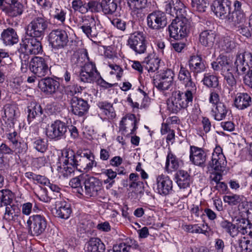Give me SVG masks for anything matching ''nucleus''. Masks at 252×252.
<instances>
[{"mask_svg":"<svg viewBox=\"0 0 252 252\" xmlns=\"http://www.w3.org/2000/svg\"><path fill=\"white\" fill-rule=\"evenodd\" d=\"M63 162V167L58 166V171L64 177H71L75 169L80 172L85 169L86 163V154L84 157L79 155H75L73 151H65L62 153V157L60 158Z\"/></svg>","mask_w":252,"mask_h":252,"instance_id":"f257e3e1","label":"nucleus"},{"mask_svg":"<svg viewBox=\"0 0 252 252\" xmlns=\"http://www.w3.org/2000/svg\"><path fill=\"white\" fill-rule=\"evenodd\" d=\"M191 28L190 21L187 17L173 20L168 29L170 36L176 40L186 36Z\"/></svg>","mask_w":252,"mask_h":252,"instance_id":"f03ea898","label":"nucleus"},{"mask_svg":"<svg viewBox=\"0 0 252 252\" xmlns=\"http://www.w3.org/2000/svg\"><path fill=\"white\" fill-rule=\"evenodd\" d=\"M48 26L47 19L42 14H40L34 17L28 25L26 34L27 36H36L42 38L45 34Z\"/></svg>","mask_w":252,"mask_h":252,"instance_id":"7ed1b4c3","label":"nucleus"},{"mask_svg":"<svg viewBox=\"0 0 252 252\" xmlns=\"http://www.w3.org/2000/svg\"><path fill=\"white\" fill-rule=\"evenodd\" d=\"M79 29L88 38L93 40L99 35L101 26L94 16H87L82 18Z\"/></svg>","mask_w":252,"mask_h":252,"instance_id":"20e7f679","label":"nucleus"},{"mask_svg":"<svg viewBox=\"0 0 252 252\" xmlns=\"http://www.w3.org/2000/svg\"><path fill=\"white\" fill-rule=\"evenodd\" d=\"M83 194L89 197L98 195L102 191V184L97 178L86 175L83 179Z\"/></svg>","mask_w":252,"mask_h":252,"instance_id":"39448f33","label":"nucleus"},{"mask_svg":"<svg viewBox=\"0 0 252 252\" xmlns=\"http://www.w3.org/2000/svg\"><path fill=\"white\" fill-rule=\"evenodd\" d=\"M170 100L171 102L167 103L168 108L173 113H177L182 109L187 108L192 102V100L188 101L185 94L180 91L173 92Z\"/></svg>","mask_w":252,"mask_h":252,"instance_id":"423d86ee","label":"nucleus"},{"mask_svg":"<svg viewBox=\"0 0 252 252\" xmlns=\"http://www.w3.org/2000/svg\"><path fill=\"white\" fill-rule=\"evenodd\" d=\"M148 27L151 30H159L167 25V18L164 12L155 10L149 14L147 17Z\"/></svg>","mask_w":252,"mask_h":252,"instance_id":"0eeeda50","label":"nucleus"},{"mask_svg":"<svg viewBox=\"0 0 252 252\" xmlns=\"http://www.w3.org/2000/svg\"><path fill=\"white\" fill-rule=\"evenodd\" d=\"M128 45L136 54L145 53L147 48V41L142 32H136L131 34L127 40Z\"/></svg>","mask_w":252,"mask_h":252,"instance_id":"6e6552de","label":"nucleus"},{"mask_svg":"<svg viewBox=\"0 0 252 252\" xmlns=\"http://www.w3.org/2000/svg\"><path fill=\"white\" fill-rule=\"evenodd\" d=\"M27 223L30 226L31 234L38 236L42 234L47 227V221L43 216L33 215L29 218Z\"/></svg>","mask_w":252,"mask_h":252,"instance_id":"1a4fd4ad","label":"nucleus"},{"mask_svg":"<svg viewBox=\"0 0 252 252\" xmlns=\"http://www.w3.org/2000/svg\"><path fill=\"white\" fill-rule=\"evenodd\" d=\"M38 38L36 36H26L20 43L21 47L24 49L25 52L31 54L37 55L41 53L42 46Z\"/></svg>","mask_w":252,"mask_h":252,"instance_id":"9d476101","label":"nucleus"},{"mask_svg":"<svg viewBox=\"0 0 252 252\" xmlns=\"http://www.w3.org/2000/svg\"><path fill=\"white\" fill-rule=\"evenodd\" d=\"M49 41L53 48H63L68 42V35L64 30H53L49 34Z\"/></svg>","mask_w":252,"mask_h":252,"instance_id":"9b49d317","label":"nucleus"},{"mask_svg":"<svg viewBox=\"0 0 252 252\" xmlns=\"http://www.w3.org/2000/svg\"><path fill=\"white\" fill-rule=\"evenodd\" d=\"M67 130V126L65 123L56 120L47 129L46 134L50 139L59 140L65 137Z\"/></svg>","mask_w":252,"mask_h":252,"instance_id":"f8f14e48","label":"nucleus"},{"mask_svg":"<svg viewBox=\"0 0 252 252\" xmlns=\"http://www.w3.org/2000/svg\"><path fill=\"white\" fill-rule=\"evenodd\" d=\"M100 77L96 70L95 64L93 62L87 63L82 67L80 74L81 81L87 83L94 82Z\"/></svg>","mask_w":252,"mask_h":252,"instance_id":"ddd939ff","label":"nucleus"},{"mask_svg":"<svg viewBox=\"0 0 252 252\" xmlns=\"http://www.w3.org/2000/svg\"><path fill=\"white\" fill-rule=\"evenodd\" d=\"M29 69L32 73L38 77L45 76L47 74L49 70L45 59L39 57H34L30 60Z\"/></svg>","mask_w":252,"mask_h":252,"instance_id":"4468645a","label":"nucleus"},{"mask_svg":"<svg viewBox=\"0 0 252 252\" xmlns=\"http://www.w3.org/2000/svg\"><path fill=\"white\" fill-rule=\"evenodd\" d=\"M231 2L229 0H215L211 8L220 19L225 20L231 10Z\"/></svg>","mask_w":252,"mask_h":252,"instance_id":"2eb2a0df","label":"nucleus"},{"mask_svg":"<svg viewBox=\"0 0 252 252\" xmlns=\"http://www.w3.org/2000/svg\"><path fill=\"white\" fill-rule=\"evenodd\" d=\"M174 75V72L171 69H166L160 75L159 79L154 80V86L159 90L165 91L170 89L173 84Z\"/></svg>","mask_w":252,"mask_h":252,"instance_id":"dca6fc26","label":"nucleus"},{"mask_svg":"<svg viewBox=\"0 0 252 252\" xmlns=\"http://www.w3.org/2000/svg\"><path fill=\"white\" fill-rule=\"evenodd\" d=\"M165 11L175 19L186 17V7L180 0H171L165 5Z\"/></svg>","mask_w":252,"mask_h":252,"instance_id":"f3484780","label":"nucleus"},{"mask_svg":"<svg viewBox=\"0 0 252 252\" xmlns=\"http://www.w3.org/2000/svg\"><path fill=\"white\" fill-rule=\"evenodd\" d=\"M70 105L72 113L79 117L86 114L90 108L87 100L78 96H73L71 98Z\"/></svg>","mask_w":252,"mask_h":252,"instance_id":"a211bd4d","label":"nucleus"},{"mask_svg":"<svg viewBox=\"0 0 252 252\" xmlns=\"http://www.w3.org/2000/svg\"><path fill=\"white\" fill-rule=\"evenodd\" d=\"M7 138L11 142L14 153L25 154L28 150V145L22 139L16 131L7 134Z\"/></svg>","mask_w":252,"mask_h":252,"instance_id":"6ab92c4d","label":"nucleus"},{"mask_svg":"<svg viewBox=\"0 0 252 252\" xmlns=\"http://www.w3.org/2000/svg\"><path fill=\"white\" fill-rule=\"evenodd\" d=\"M38 86L46 94H53L60 88V83L51 77H46L39 81Z\"/></svg>","mask_w":252,"mask_h":252,"instance_id":"aec40b11","label":"nucleus"},{"mask_svg":"<svg viewBox=\"0 0 252 252\" xmlns=\"http://www.w3.org/2000/svg\"><path fill=\"white\" fill-rule=\"evenodd\" d=\"M158 192L160 195H166L172 191L173 182L168 176L163 174L157 177Z\"/></svg>","mask_w":252,"mask_h":252,"instance_id":"412c9836","label":"nucleus"},{"mask_svg":"<svg viewBox=\"0 0 252 252\" xmlns=\"http://www.w3.org/2000/svg\"><path fill=\"white\" fill-rule=\"evenodd\" d=\"M206 153L201 148L190 146V160L195 165L204 167L206 166Z\"/></svg>","mask_w":252,"mask_h":252,"instance_id":"4be33fe9","label":"nucleus"},{"mask_svg":"<svg viewBox=\"0 0 252 252\" xmlns=\"http://www.w3.org/2000/svg\"><path fill=\"white\" fill-rule=\"evenodd\" d=\"M226 161L222 153H213L212 160L209 161L208 168H211L217 172L223 171L224 169Z\"/></svg>","mask_w":252,"mask_h":252,"instance_id":"5701e85b","label":"nucleus"},{"mask_svg":"<svg viewBox=\"0 0 252 252\" xmlns=\"http://www.w3.org/2000/svg\"><path fill=\"white\" fill-rule=\"evenodd\" d=\"M137 121L135 115L132 114H127L123 117L120 122V130L126 131L127 129L132 128L130 133L133 134L137 128Z\"/></svg>","mask_w":252,"mask_h":252,"instance_id":"b1692460","label":"nucleus"},{"mask_svg":"<svg viewBox=\"0 0 252 252\" xmlns=\"http://www.w3.org/2000/svg\"><path fill=\"white\" fill-rule=\"evenodd\" d=\"M87 252H104L105 246L98 237H91L85 246Z\"/></svg>","mask_w":252,"mask_h":252,"instance_id":"393cba45","label":"nucleus"},{"mask_svg":"<svg viewBox=\"0 0 252 252\" xmlns=\"http://www.w3.org/2000/svg\"><path fill=\"white\" fill-rule=\"evenodd\" d=\"M4 218L8 221H19L21 218L19 207L15 204H9L6 206Z\"/></svg>","mask_w":252,"mask_h":252,"instance_id":"a878e982","label":"nucleus"},{"mask_svg":"<svg viewBox=\"0 0 252 252\" xmlns=\"http://www.w3.org/2000/svg\"><path fill=\"white\" fill-rule=\"evenodd\" d=\"M216 34L212 30H205L199 35V42L203 46L212 47L216 40Z\"/></svg>","mask_w":252,"mask_h":252,"instance_id":"bb28decb","label":"nucleus"},{"mask_svg":"<svg viewBox=\"0 0 252 252\" xmlns=\"http://www.w3.org/2000/svg\"><path fill=\"white\" fill-rule=\"evenodd\" d=\"M11 3L6 7L4 11L11 17L21 15L24 11V6L17 0H11Z\"/></svg>","mask_w":252,"mask_h":252,"instance_id":"cd10ccee","label":"nucleus"},{"mask_svg":"<svg viewBox=\"0 0 252 252\" xmlns=\"http://www.w3.org/2000/svg\"><path fill=\"white\" fill-rule=\"evenodd\" d=\"M190 70L195 73L203 72L206 69L204 63L200 56H192L189 62Z\"/></svg>","mask_w":252,"mask_h":252,"instance_id":"c85d7f7f","label":"nucleus"},{"mask_svg":"<svg viewBox=\"0 0 252 252\" xmlns=\"http://www.w3.org/2000/svg\"><path fill=\"white\" fill-rule=\"evenodd\" d=\"M1 38L6 45H13L18 41V35L15 30L9 28L4 30L1 33Z\"/></svg>","mask_w":252,"mask_h":252,"instance_id":"c756f323","label":"nucleus"},{"mask_svg":"<svg viewBox=\"0 0 252 252\" xmlns=\"http://www.w3.org/2000/svg\"><path fill=\"white\" fill-rule=\"evenodd\" d=\"M252 102L251 96L247 93L238 94L234 100V105L240 110H243L250 106Z\"/></svg>","mask_w":252,"mask_h":252,"instance_id":"7c9ffc66","label":"nucleus"},{"mask_svg":"<svg viewBox=\"0 0 252 252\" xmlns=\"http://www.w3.org/2000/svg\"><path fill=\"white\" fill-rule=\"evenodd\" d=\"M245 20V16L244 12L230 11L227 17L225 19L226 23L231 24L234 26L242 23Z\"/></svg>","mask_w":252,"mask_h":252,"instance_id":"2f4dec72","label":"nucleus"},{"mask_svg":"<svg viewBox=\"0 0 252 252\" xmlns=\"http://www.w3.org/2000/svg\"><path fill=\"white\" fill-rule=\"evenodd\" d=\"M71 213V209L69 204L65 202H61L56 205V215L57 217L64 219H68Z\"/></svg>","mask_w":252,"mask_h":252,"instance_id":"473e14b6","label":"nucleus"},{"mask_svg":"<svg viewBox=\"0 0 252 252\" xmlns=\"http://www.w3.org/2000/svg\"><path fill=\"white\" fill-rule=\"evenodd\" d=\"M98 107L109 120H113L116 116L113 104L107 101H100L97 103Z\"/></svg>","mask_w":252,"mask_h":252,"instance_id":"72a5a7b5","label":"nucleus"},{"mask_svg":"<svg viewBox=\"0 0 252 252\" xmlns=\"http://www.w3.org/2000/svg\"><path fill=\"white\" fill-rule=\"evenodd\" d=\"M213 115L216 120L220 121L223 119L228 112V109L223 103H217L212 108Z\"/></svg>","mask_w":252,"mask_h":252,"instance_id":"f704fd0d","label":"nucleus"},{"mask_svg":"<svg viewBox=\"0 0 252 252\" xmlns=\"http://www.w3.org/2000/svg\"><path fill=\"white\" fill-rule=\"evenodd\" d=\"M190 176L187 172L179 171L177 174V183L180 188L185 189L190 185Z\"/></svg>","mask_w":252,"mask_h":252,"instance_id":"c9c22d12","label":"nucleus"},{"mask_svg":"<svg viewBox=\"0 0 252 252\" xmlns=\"http://www.w3.org/2000/svg\"><path fill=\"white\" fill-rule=\"evenodd\" d=\"M159 62L158 58H150V56H148L145 58L142 64L148 72H153L158 69Z\"/></svg>","mask_w":252,"mask_h":252,"instance_id":"e433bc0d","label":"nucleus"},{"mask_svg":"<svg viewBox=\"0 0 252 252\" xmlns=\"http://www.w3.org/2000/svg\"><path fill=\"white\" fill-rule=\"evenodd\" d=\"M100 6L105 14H112L117 8V4L113 0H102Z\"/></svg>","mask_w":252,"mask_h":252,"instance_id":"4c0bfd02","label":"nucleus"},{"mask_svg":"<svg viewBox=\"0 0 252 252\" xmlns=\"http://www.w3.org/2000/svg\"><path fill=\"white\" fill-rule=\"evenodd\" d=\"M18 51L20 53L19 58L21 63V70L23 72H26L28 69L29 68L30 57L28 55V53L23 51L22 48L21 47Z\"/></svg>","mask_w":252,"mask_h":252,"instance_id":"58836bf2","label":"nucleus"},{"mask_svg":"<svg viewBox=\"0 0 252 252\" xmlns=\"http://www.w3.org/2000/svg\"><path fill=\"white\" fill-rule=\"evenodd\" d=\"M179 167L178 158L171 152L169 153L167 157L165 164V169L167 171L171 169L177 170Z\"/></svg>","mask_w":252,"mask_h":252,"instance_id":"ea45409f","label":"nucleus"},{"mask_svg":"<svg viewBox=\"0 0 252 252\" xmlns=\"http://www.w3.org/2000/svg\"><path fill=\"white\" fill-rule=\"evenodd\" d=\"M208 5V0H191V5L193 10L199 12H205Z\"/></svg>","mask_w":252,"mask_h":252,"instance_id":"a19ab883","label":"nucleus"},{"mask_svg":"<svg viewBox=\"0 0 252 252\" xmlns=\"http://www.w3.org/2000/svg\"><path fill=\"white\" fill-rule=\"evenodd\" d=\"M147 0H127V4L134 11L141 10L146 7Z\"/></svg>","mask_w":252,"mask_h":252,"instance_id":"79ce46f5","label":"nucleus"},{"mask_svg":"<svg viewBox=\"0 0 252 252\" xmlns=\"http://www.w3.org/2000/svg\"><path fill=\"white\" fill-rule=\"evenodd\" d=\"M238 62H243L246 64L249 69L252 67V54L249 52H245L237 55Z\"/></svg>","mask_w":252,"mask_h":252,"instance_id":"37998d69","label":"nucleus"},{"mask_svg":"<svg viewBox=\"0 0 252 252\" xmlns=\"http://www.w3.org/2000/svg\"><path fill=\"white\" fill-rule=\"evenodd\" d=\"M220 226L224 231L231 236H235L238 234V228H236L235 225L230 222L223 220L221 222Z\"/></svg>","mask_w":252,"mask_h":252,"instance_id":"c03bdc74","label":"nucleus"},{"mask_svg":"<svg viewBox=\"0 0 252 252\" xmlns=\"http://www.w3.org/2000/svg\"><path fill=\"white\" fill-rule=\"evenodd\" d=\"M185 87L187 89L185 92V96H187V99L189 100L193 99V95L196 93V87L194 82L190 79L189 80L185 82Z\"/></svg>","mask_w":252,"mask_h":252,"instance_id":"a18cd8bd","label":"nucleus"},{"mask_svg":"<svg viewBox=\"0 0 252 252\" xmlns=\"http://www.w3.org/2000/svg\"><path fill=\"white\" fill-rule=\"evenodd\" d=\"M4 109L5 118H7V121L13 124L16 116V106L7 104L4 106Z\"/></svg>","mask_w":252,"mask_h":252,"instance_id":"49530a36","label":"nucleus"},{"mask_svg":"<svg viewBox=\"0 0 252 252\" xmlns=\"http://www.w3.org/2000/svg\"><path fill=\"white\" fill-rule=\"evenodd\" d=\"M28 119L30 121L33 120L36 118H38L40 120L41 118L43 111L40 105L36 104L34 107L29 109Z\"/></svg>","mask_w":252,"mask_h":252,"instance_id":"de8ad7c7","label":"nucleus"},{"mask_svg":"<svg viewBox=\"0 0 252 252\" xmlns=\"http://www.w3.org/2000/svg\"><path fill=\"white\" fill-rule=\"evenodd\" d=\"M0 202L7 206L13 202V194L8 189L0 190Z\"/></svg>","mask_w":252,"mask_h":252,"instance_id":"09e8293b","label":"nucleus"},{"mask_svg":"<svg viewBox=\"0 0 252 252\" xmlns=\"http://www.w3.org/2000/svg\"><path fill=\"white\" fill-rule=\"evenodd\" d=\"M219 63L221 67V72H229L232 68V63L226 56H222L218 59Z\"/></svg>","mask_w":252,"mask_h":252,"instance_id":"8fccbe9b","label":"nucleus"},{"mask_svg":"<svg viewBox=\"0 0 252 252\" xmlns=\"http://www.w3.org/2000/svg\"><path fill=\"white\" fill-rule=\"evenodd\" d=\"M202 81L203 84L208 87L216 88L219 84L218 79L216 76L208 74L205 75Z\"/></svg>","mask_w":252,"mask_h":252,"instance_id":"3c124183","label":"nucleus"},{"mask_svg":"<svg viewBox=\"0 0 252 252\" xmlns=\"http://www.w3.org/2000/svg\"><path fill=\"white\" fill-rule=\"evenodd\" d=\"M222 50L226 52H230L235 47L234 42L228 37H224L220 42Z\"/></svg>","mask_w":252,"mask_h":252,"instance_id":"603ef678","label":"nucleus"},{"mask_svg":"<svg viewBox=\"0 0 252 252\" xmlns=\"http://www.w3.org/2000/svg\"><path fill=\"white\" fill-rule=\"evenodd\" d=\"M70 186L74 189H76V191L80 194H83L84 189L81 185V180L79 177L72 178L69 182Z\"/></svg>","mask_w":252,"mask_h":252,"instance_id":"864d4df0","label":"nucleus"},{"mask_svg":"<svg viewBox=\"0 0 252 252\" xmlns=\"http://www.w3.org/2000/svg\"><path fill=\"white\" fill-rule=\"evenodd\" d=\"M223 200L230 205H236L240 201V198L236 194L225 195L223 197Z\"/></svg>","mask_w":252,"mask_h":252,"instance_id":"5fc2aeb1","label":"nucleus"},{"mask_svg":"<svg viewBox=\"0 0 252 252\" xmlns=\"http://www.w3.org/2000/svg\"><path fill=\"white\" fill-rule=\"evenodd\" d=\"M178 78L180 80L185 82L191 79L190 72L182 65L181 66Z\"/></svg>","mask_w":252,"mask_h":252,"instance_id":"6e6d98bb","label":"nucleus"},{"mask_svg":"<svg viewBox=\"0 0 252 252\" xmlns=\"http://www.w3.org/2000/svg\"><path fill=\"white\" fill-rule=\"evenodd\" d=\"M22 81L19 78H14L10 82V87L15 93H18L21 91Z\"/></svg>","mask_w":252,"mask_h":252,"instance_id":"4d7b16f0","label":"nucleus"},{"mask_svg":"<svg viewBox=\"0 0 252 252\" xmlns=\"http://www.w3.org/2000/svg\"><path fill=\"white\" fill-rule=\"evenodd\" d=\"M35 149L38 152L44 153L47 148V144L42 139H38L34 142Z\"/></svg>","mask_w":252,"mask_h":252,"instance_id":"13d9d810","label":"nucleus"},{"mask_svg":"<svg viewBox=\"0 0 252 252\" xmlns=\"http://www.w3.org/2000/svg\"><path fill=\"white\" fill-rule=\"evenodd\" d=\"M111 23L115 27L122 31H125L126 29V22L121 19H114L111 21Z\"/></svg>","mask_w":252,"mask_h":252,"instance_id":"bf43d9fd","label":"nucleus"},{"mask_svg":"<svg viewBox=\"0 0 252 252\" xmlns=\"http://www.w3.org/2000/svg\"><path fill=\"white\" fill-rule=\"evenodd\" d=\"M86 159L87 161L84 170L88 171L91 170L93 166H96V162L94 160L93 156L91 157L90 155L86 154Z\"/></svg>","mask_w":252,"mask_h":252,"instance_id":"052dcab7","label":"nucleus"},{"mask_svg":"<svg viewBox=\"0 0 252 252\" xmlns=\"http://www.w3.org/2000/svg\"><path fill=\"white\" fill-rule=\"evenodd\" d=\"M88 9L89 11L92 12H97L99 11L100 3H99L96 1H90L87 3Z\"/></svg>","mask_w":252,"mask_h":252,"instance_id":"680f3d73","label":"nucleus"},{"mask_svg":"<svg viewBox=\"0 0 252 252\" xmlns=\"http://www.w3.org/2000/svg\"><path fill=\"white\" fill-rule=\"evenodd\" d=\"M237 62H238V57L236 56V61L234 63L236 67V71L240 75L244 73L247 70V65H246V64L243 62H241L240 63Z\"/></svg>","mask_w":252,"mask_h":252,"instance_id":"e2e57ef3","label":"nucleus"},{"mask_svg":"<svg viewBox=\"0 0 252 252\" xmlns=\"http://www.w3.org/2000/svg\"><path fill=\"white\" fill-rule=\"evenodd\" d=\"M245 84L252 89V69H249L243 78Z\"/></svg>","mask_w":252,"mask_h":252,"instance_id":"0e129e2a","label":"nucleus"},{"mask_svg":"<svg viewBox=\"0 0 252 252\" xmlns=\"http://www.w3.org/2000/svg\"><path fill=\"white\" fill-rule=\"evenodd\" d=\"M14 153L12 148H10L5 143H2L0 145V154L4 155H12Z\"/></svg>","mask_w":252,"mask_h":252,"instance_id":"69168bd1","label":"nucleus"},{"mask_svg":"<svg viewBox=\"0 0 252 252\" xmlns=\"http://www.w3.org/2000/svg\"><path fill=\"white\" fill-rule=\"evenodd\" d=\"M66 91L67 94L72 96V97L75 96L74 95L79 93V88L77 85H75L68 86L66 88Z\"/></svg>","mask_w":252,"mask_h":252,"instance_id":"338daca9","label":"nucleus"},{"mask_svg":"<svg viewBox=\"0 0 252 252\" xmlns=\"http://www.w3.org/2000/svg\"><path fill=\"white\" fill-rule=\"evenodd\" d=\"M114 252H129L128 247L124 243L115 245L113 247Z\"/></svg>","mask_w":252,"mask_h":252,"instance_id":"774afa93","label":"nucleus"}]
</instances>
